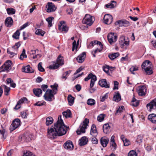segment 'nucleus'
<instances>
[{"mask_svg": "<svg viewBox=\"0 0 156 156\" xmlns=\"http://www.w3.org/2000/svg\"><path fill=\"white\" fill-rule=\"evenodd\" d=\"M102 49L101 48V49H99L98 48H97L94 51H92V55H93L94 57H95L96 56L95 55V54L97 53V52H100L102 50Z\"/></svg>", "mask_w": 156, "mask_h": 156, "instance_id": "54", "label": "nucleus"}, {"mask_svg": "<svg viewBox=\"0 0 156 156\" xmlns=\"http://www.w3.org/2000/svg\"><path fill=\"white\" fill-rule=\"evenodd\" d=\"M87 103L89 105L93 106L95 104L96 101L94 99L90 98L87 100Z\"/></svg>", "mask_w": 156, "mask_h": 156, "instance_id": "38", "label": "nucleus"}, {"mask_svg": "<svg viewBox=\"0 0 156 156\" xmlns=\"http://www.w3.org/2000/svg\"><path fill=\"white\" fill-rule=\"evenodd\" d=\"M74 98L71 95H69L68 97V100L69 105L70 106L72 105L74 102Z\"/></svg>", "mask_w": 156, "mask_h": 156, "instance_id": "34", "label": "nucleus"}, {"mask_svg": "<svg viewBox=\"0 0 156 156\" xmlns=\"http://www.w3.org/2000/svg\"><path fill=\"white\" fill-rule=\"evenodd\" d=\"M54 18L53 17L50 16L46 19V20L48 22V25L49 27L52 26V22Z\"/></svg>", "mask_w": 156, "mask_h": 156, "instance_id": "39", "label": "nucleus"}, {"mask_svg": "<svg viewBox=\"0 0 156 156\" xmlns=\"http://www.w3.org/2000/svg\"><path fill=\"white\" fill-rule=\"evenodd\" d=\"M104 116L105 115L104 114H100L97 117V120L100 122L102 121L104 119L105 117Z\"/></svg>", "mask_w": 156, "mask_h": 156, "instance_id": "47", "label": "nucleus"}, {"mask_svg": "<svg viewBox=\"0 0 156 156\" xmlns=\"http://www.w3.org/2000/svg\"><path fill=\"white\" fill-rule=\"evenodd\" d=\"M33 91L35 95L37 97H39L42 94V90L40 88L34 89Z\"/></svg>", "mask_w": 156, "mask_h": 156, "instance_id": "27", "label": "nucleus"}, {"mask_svg": "<svg viewBox=\"0 0 156 156\" xmlns=\"http://www.w3.org/2000/svg\"><path fill=\"white\" fill-rule=\"evenodd\" d=\"M146 91L147 88L145 86H142L138 87L137 92L139 96H145L146 94Z\"/></svg>", "mask_w": 156, "mask_h": 156, "instance_id": "13", "label": "nucleus"}, {"mask_svg": "<svg viewBox=\"0 0 156 156\" xmlns=\"http://www.w3.org/2000/svg\"><path fill=\"white\" fill-rule=\"evenodd\" d=\"M12 66V63L11 61L8 60L6 61L3 65L0 67V73L6 71L8 72L10 70Z\"/></svg>", "mask_w": 156, "mask_h": 156, "instance_id": "5", "label": "nucleus"}, {"mask_svg": "<svg viewBox=\"0 0 156 156\" xmlns=\"http://www.w3.org/2000/svg\"><path fill=\"white\" fill-rule=\"evenodd\" d=\"M124 108L123 106H122L119 108L117 110L116 113H118V112L121 113L122 112V110Z\"/></svg>", "mask_w": 156, "mask_h": 156, "instance_id": "63", "label": "nucleus"}, {"mask_svg": "<svg viewBox=\"0 0 156 156\" xmlns=\"http://www.w3.org/2000/svg\"><path fill=\"white\" fill-rule=\"evenodd\" d=\"M142 68L144 69L147 74L150 75L153 73L151 63L150 61L146 60L144 62L142 65Z\"/></svg>", "mask_w": 156, "mask_h": 156, "instance_id": "3", "label": "nucleus"}, {"mask_svg": "<svg viewBox=\"0 0 156 156\" xmlns=\"http://www.w3.org/2000/svg\"><path fill=\"white\" fill-rule=\"evenodd\" d=\"M27 99L26 98H23L19 100L18 101V104L19 103H20L21 104L22 103H25L27 102Z\"/></svg>", "mask_w": 156, "mask_h": 156, "instance_id": "55", "label": "nucleus"}, {"mask_svg": "<svg viewBox=\"0 0 156 156\" xmlns=\"http://www.w3.org/2000/svg\"><path fill=\"white\" fill-rule=\"evenodd\" d=\"M7 53L8 54H10V57H12L14 55H16L17 54L16 53L13 52H11L9 51L8 49L7 50Z\"/></svg>", "mask_w": 156, "mask_h": 156, "instance_id": "62", "label": "nucleus"}, {"mask_svg": "<svg viewBox=\"0 0 156 156\" xmlns=\"http://www.w3.org/2000/svg\"><path fill=\"white\" fill-rule=\"evenodd\" d=\"M46 124L48 126L52 124L53 122V118L51 117H48L46 118Z\"/></svg>", "mask_w": 156, "mask_h": 156, "instance_id": "31", "label": "nucleus"}, {"mask_svg": "<svg viewBox=\"0 0 156 156\" xmlns=\"http://www.w3.org/2000/svg\"><path fill=\"white\" fill-rule=\"evenodd\" d=\"M109 141V139L107 138L102 137L100 139V143L102 146L104 147L107 146Z\"/></svg>", "mask_w": 156, "mask_h": 156, "instance_id": "24", "label": "nucleus"}, {"mask_svg": "<svg viewBox=\"0 0 156 156\" xmlns=\"http://www.w3.org/2000/svg\"><path fill=\"white\" fill-rule=\"evenodd\" d=\"M22 71L23 72L29 73L34 72V70L29 65H27L26 66L23 67Z\"/></svg>", "mask_w": 156, "mask_h": 156, "instance_id": "22", "label": "nucleus"}, {"mask_svg": "<svg viewBox=\"0 0 156 156\" xmlns=\"http://www.w3.org/2000/svg\"><path fill=\"white\" fill-rule=\"evenodd\" d=\"M90 44H91L92 46H93L95 44L99 45L101 48L102 49L103 48V45L101 42L98 41H91Z\"/></svg>", "mask_w": 156, "mask_h": 156, "instance_id": "37", "label": "nucleus"}, {"mask_svg": "<svg viewBox=\"0 0 156 156\" xmlns=\"http://www.w3.org/2000/svg\"><path fill=\"white\" fill-rule=\"evenodd\" d=\"M47 11L48 12H54L56 9V7L54 4L52 2H49L46 6Z\"/></svg>", "mask_w": 156, "mask_h": 156, "instance_id": "14", "label": "nucleus"}, {"mask_svg": "<svg viewBox=\"0 0 156 156\" xmlns=\"http://www.w3.org/2000/svg\"><path fill=\"white\" fill-rule=\"evenodd\" d=\"M53 93L52 91L51 90L48 89L44 96V99L46 101H52L55 99Z\"/></svg>", "mask_w": 156, "mask_h": 156, "instance_id": "7", "label": "nucleus"}, {"mask_svg": "<svg viewBox=\"0 0 156 156\" xmlns=\"http://www.w3.org/2000/svg\"><path fill=\"white\" fill-rule=\"evenodd\" d=\"M27 114L26 112L23 111L21 112V116L24 119H25L27 118Z\"/></svg>", "mask_w": 156, "mask_h": 156, "instance_id": "59", "label": "nucleus"}, {"mask_svg": "<svg viewBox=\"0 0 156 156\" xmlns=\"http://www.w3.org/2000/svg\"><path fill=\"white\" fill-rule=\"evenodd\" d=\"M119 85V83L116 81H114V87L113 88V90H118V86Z\"/></svg>", "mask_w": 156, "mask_h": 156, "instance_id": "57", "label": "nucleus"}, {"mask_svg": "<svg viewBox=\"0 0 156 156\" xmlns=\"http://www.w3.org/2000/svg\"><path fill=\"white\" fill-rule=\"evenodd\" d=\"M1 87H4V93L5 94L6 96H8L9 94V92L10 88L9 87H7L5 85H2L1 86Z\"/></svg>", "mask_w": 156, "mask_h": 156, "instance_id": "32", "label": "nucleus"}, {"mask_svg": "<svg viewBox=\"0 0 156 156\" xmlns=\"http://www.w3.org/2000/svg\"><path fill=\"white\" fill-rule=\"evenodd\" d=\"M13 21L12 18L9 17L5 20V24L6 26L8 27H10L12 24Z\"/></svg>", "mask_w": 156, "mask_h": 156, "instance_id": "25", "label": "nucleus"}, {"mask_svg": "<svg viewBox=\"0 0 156 156\" xmlns=\"http://www.w3.org/2000/svg\"><path fill=\"white\" fill-rule=\"evenodd\" d=\"M42 63L39 62L38 65L37 67L38 69L40 71L43 72L45 71V70L42 67Z\"/></svg>", "mask_w": 156, "mask_h": 156, "instance_id": "46", "label": "nucleus"}, {"mask_svg": "<svg viewBox=\"0 0 156 156\" xmlns=\"http://www.w3.org/2000/svg\"><path fill=\"white\" fill-rule=\"evenodd\" d=\"M75 48L76 49L77 48V46H76V42L75 40L73 41V47H72V51H73L75 50Z\"/></svg>", "mask_w": 156, "mask_h": 156, "instance_id": "61", "label": "nucleus"}, {"mask_svg": "<svg viewBox=\"0 0 156 156\" xmlns=\"http://www.w3.org/2000/svg\"><path fill=\"white\" fill-rule=\"evenodd\" d=\"M98 134V133L96 129V126L93 124L92 125L90 129V135L91 136L90 139L93 144H97L98 143V140L96 137Z\"/></svg>", "mask_w": 156, "mask_h": 156, "instance_id": "2", "label": "nucleus"}, {"mask_svg": "<svg viewBox=\"0 0 156 156\" xmlns=\"http://www.w3.org/2000/svg\"><path fill=\"white\" fill-rule=\"evenodd\" d=\"M110 144L112 146V149L113 150H115L116 148V144L115 143H110Z\"/></svg>", "mask_w": 156, "mask_h": 156, "instance_id": "58", "label": "nucleus"}, {"mask_svg": "<svg viewBox=\"0 0 156 156\" xmlns=\"http://www.w3.org/2000/svg\"><path fill=\"white\" fill-rule=\"evenodd\" d=\"M83 24H87L89 26H91L93 23L92 17L89 14H86L82 21Z\"/></svg>", "mask_w": 156, "mask_h": 156, "instance_id": "9", "label": "nucleus"}, {"mask_svg": "<svg viewBox=\"0 0 156 156\" xmlns=\"http://www.w3.org/2000/svg\"><path fill=\"white\" fill-rule=\"evenodd\" d=\"M64 148L69 150H72L73 148V145L72 142L70 140L67 141L64 144Z\"/></svg>", "mask_w": 156, "mask_h": 156, "instance_id": "18", "label": "nucleus"}, {"mask_svg": "<svg viewBox=\"0 0 156 156\" xmlns=\"http://www.w3.org/2000/svg\"><path fill=\"white\" fill-rule=\"evenodd\" d=\"M99 84L102 87H104L106 88L110 87L109 83H108L107 81L105 79H102L98 82Z\"/></svg>", "mask_w": 156, "mask_h": 156, "instance_id": "17", "label": "nucleus"}, {"mask_svg": "<svg viewBox=\"0 0 156 156\" xmlns=\"http://www.w3.org/2000/svg\"><path fill=\"white\" fill-rule=\"evenodd\" d=\"M29 25V23L28 22H27L21 26L20 27V30H22L27 27Z\"/></svg>", "mask_w": 156, "mask_h": 156, "instance_id": "64", "label": "nucleus"}, {"mask_svg": "<svg viewBox=\"0 0 156 156\" xmlns=\"http://www.w3.org/2000/svg\"><path fill=\"white\" fill-rule=\"evenodd\" d=\"M57 87L58 85L55 84L51 86V88L52 89L53 93L54 94H55L56 93V91L57 90Z\"/></svg>", "mask_w": 156, "mask_h": 156, "instance_id": "45", "label": "nucleus"}, {"mask_svg": "<svg viewBox=\"0 0 156 156\" xmlns=\"http://www.w3.org/2000/svg\"><path fill=\"white\" fill-rule=\"evenodd\" d=\"M62 114L63 116L65 117L66 118L72 117L71 112L70 110L69 109L63 112Z\"/></svg>", "mask_w": 156, "mask_h": 156, "instance_id": "28", "label": "nucleus"}, {"mask_svg": "<svg viewBox=\"0 0 156 156\" xmlns=\"http://www.w3.org/2000/svg\"><path fill=\"white\" fill-rule=\"evenodd\" d=\"M111 123H107L103 125V131L104 132L106 133H109L110 131L111 126Z\"/></svg>", "mask_w": 156, "mask_h": 156, "instance_id": "21", "label": "nucleus"}, {"mask_svg": "<svg viewBox=\"0 0 156 156\" xmlns=\"http://www.w3.org/2000/svg\"><path fill=\"white\" fill-rule=\"evenodd\" d=\"M88 141V139L86 136H83L79 140V144L80 146H83L86 144Z\"/></svg>", "mask_w": 156, "mask_h": 156, "instance_id": "26", "label": "nucleus"}, {"mask_svg": "<svg viewBox=\"0 0 156 156\" xmlns=\"http://www.w3.org/2000/svg\"><path fill=\"white\" fill-rule=\"evenodd\" d=\"M119 55V52H116L109 55L108 57L111 60H113Z\"/></svg>", "mask_w": 156, "mask_h": 156, "instance_id": "35", "label": "nucleus"}, {"mask_svg": "<svg viewBox=\"0 0 156 156\" xmlns=\"http://www.w3.org/2000/svg\"><path fill=\"white\" fill-rule=\"evenodd\" d=\"M64 23L65 22L64 21L60 22V25L58 26V29L61 31H65L66 32L68 30V28L64 25Z\"/></svg>", "mask_w": 156, "mask_h": 156, "instance_id": "20", "label": "nucleus"}, {"mask_svg": "<svg viewBox=\"0 0 156 156\" xmlns=\"http://www.w3.org/2000/svg\"><path fill=\"white\" fill-rule=\"evenodd\" d=\"M148 119L152 123H156V114L153 113L149 115Z\"/></svg>", "mask_w": 156, "mask_h": 156, "instance_id": "23", "label": "nucleus"}, {"mask_svg": "<svg viewBox=\"0 0 156 156\" xmlns=\"http://www.w3.org/2000/svg\"><path fill=\"white\" fill-rule=\"evenodd\" d=\"M112 16L109 14H107L105 15L104 17V23L107 24H109L112 21Z\"/></svg>", "mask_w": 156, "mask_h": 156, "instance_id": "15", "label": "nucleus"}, {"mask_svg": "<svg viewBox=\"0 0 156 156\" xmlns=\"http://www.w3.org/2000/svg\"><path fill=\"white\" fill-rule=\"evenodd\" d=\"M26 51L25 49H23L22 52L20 55V59L21 60H23L24 58H27V55L25 54Z\"/></svg>", "mask_w": 156, "mask_h": 156, "instance_id": "42", "label": "nucleus"}, {"mask_svg": "<svg viewBox=\"0 0 156 156\" xmlns=\"http://www.w3.org/2000/svg\"><path fill=\"white\" fill-rule=\"evenodd\" d=\"M89 123V119L86 118L83 121V123L80 124L79 128L76 131V133L78 135H80L82 133L85 132V129L87 128V126Z\"/></svg>", "mask_w": 156, "mask_h": 156, "instance_id": "4", "label": "nucleus"}, {"mask_svg": "<svg viewBox=\"0 0 156 156\" xmlns=\"http://www.w3.org/2000/svg\"><path fill=\"white\" fill-rule=\"evenodd\" d=\"M20 33L19 31L18 30L13 34L12 35V37L16 39H19Z\"/></svg>", "mask_w": 156, "mask_h": 156, "instance_id": "43", "label": "nucleus"}, {"mask_svg": "<svg viewBox=\"0 0 156 156\" xmlns=\"http://www.w3.org/2000/svg\"><path fill=\"white\" fill-rule=\"evenodd\" d=\"M147 107L148 108L149 107V111H151L152 109H156V98L154 99L149 103L147 105Z\"/></svg>", "mask_w": 156, "mask_h": 156, "instance_id": "16", "label": "nucleus"}, {"mask_svg": "<svg viewBox=\"0 0 156 156\" xmlns=\"http://www.w3.org/2000/svg\"><path fill=\"white\" fill-rule=\"evenodd\" d=\"M137 155L136 152L134 150L130 151L128 153V156H137Z\"/></svg>", "mask_w": 156, "mask_h": 156, "instance_id": "50", "label": "nucleus"}, {"mask_svg": "<svg viewBox=\"0 0 156 156\" xmlns=\"http://www.w3.org/2000/svg\"><path fill=\"white\" fill-rule=\"evenodd\" d=\"M108 94L106 93L104 96H102V98H101L100 101L101 102L104 101L108 98Z\"/></svg>", "mask_w": 156, "mask_h": 156, "instance_id": "56", "label": "nucleus"}, {"mask_svg": "<svg viewBox=\"0 0 156 156\" xmlns=\"http://www.w3.org/2000/svg\"><path fill=\"white\" fill-rule=\"evenodd\" d=\"M115 25L119 24L120 27H127L130 25V23L125 19L118 20L115 23Z\"/></svg>", "mask_w": 156, "mask_h": 156, "instance_id": "12", "label": "nucleus"}, {"mask_svg": "<svg viewBox=\"0 0 156 156\" xmlns=\"http://www.w3.org/2000/svg\"><path fill=\"white\" fill-rule=\"evenodd\" d=\"M69 127L66 126L63 120L61 119V115H59L58 120L54 126L48 129L47 136L51 139H54L57 136H60L65 134Z\"/></svg>", "mask_w": 156, "mask_h": 156, "instance_id": "1", "label": "nucleus"}, {"mask_svg": "<svg viewBox=\"0 0 156 156\" xmlns=\"http://www.w3.org/2000/svg\"><path fill=\"white\" fill-rule=\"evenodd\" d=\"M119 43L121 48H126L127 46L129 44V41L125 40V37L123 36H121L119 39Z\"/></svg>", "mask_w": 156, "mask_h": 156, "instance_id": "11", "label": "nucleus"}, {"mask_svg": "<svg viewBox=\"0 0 156 156\" xmlns=\"http://www.w3.org/2000/svg\"><path fill=\"white\" fill-rule=\"evenodd\" d=\"M133 97L132 98L131 101L132 103V105L134 107L137 106L139 104V101L136 100V99L134 98V95H133Z\"/></svg>", "mask_w": 156, "mask_h": 156, "instance_id": "36", "label": "nucleus"}, {"mask_svg": "<svg viewBox=\"0 0 156 156\" xmlns=\"http://www.w3.org/2000/svg\"><path fill=\"white\" fill-rule=\"evenodd\" d=\"M103 70L106 73L108 74L109 73V66L106 65L103 67Z\"/></svg>", "mask_w": 156, "mask_h": 156, "instance_id": "52", "label": "nucleus"}, {"mask_svg": "<svg viewBox=\"0 0 156 156\" xmlns=\"http://www.w3.org/2000/svg\"><path fill=\"white\" fill-rule=\"evenodd\" d=\"M24 140L26 142L30 141L31 140L32 135L26 133L24 135Z\"/></svg>", "mask_w": 156, "mask_h": 156, "instance_id": "33", "label": "nucleus"}, {"mask_svg": "<svg viewBox=\"0 0 156 156\" xmlns=\"http://www.w3.org/2000/svg\"><path fill=\"white\" fill-rule=\"evenodd\" d=\"M45 33V32L43 31L41 29H38L35 32V34H36L38 35H41V36H43Z\"/></svg>", "mask_w": 156, "mask_h": 156, "instance_id": "41", "label": "nucleus"}, {"mask_svg": "<svg viewBox=\"0 0 156 156\" xmlns=\"http://www.w3.org/2000/svg\"><path fill=\"white\" fill-rule=\"evenodd\" d=\"M116 2L114 1H112L111 3L105 5V6L107 8H113L116 6Z\"/></svg>", "mask_w": 156, "mask_h": 156, "instance_id": "29", "label": "nucleus"}, {"mask_svg": "<svg viewBox=\"0 0 156 156\" xmlns=\"http://www.w3.org/2000/svg\"><path fill=\"white\" fill-rule=\"evenodd\" d=\"M71 73L70 71H67L64 73L62 77V78L65 79L66 80L67 78V77L66 76L69 75Z\"/></svg>", "mask_w": 156, "mask_h": 156, "instance_id": "51", "label": "nucleus"}, {"mask_svg": "<svg viewBox=\"0 0 156 156\" xmlns=\"http://www.w3.org/2000/svg\"><path fill=\"white\" fill-rule=\"evenodd\" d=\"M23 156H35L30 151L24 152Z\"/></svg>", "mask_w": 156, "mask_h": 156, "instance_id": "53", "label": "nucleus"}, {"mask_svg": "<svg viewBox=\"0 0 156 156\" xmlns=\"http://www.w3.org/2000/svg\"><path fill=\"white\" fill-rule=\"evenodd\" d=\"M6 10L8 14H14L16 12L15 9L12 8H7Z\"/></svg>", "mask_w": 156, "mask_h": 156, "instance_id": "40", "label": "nucleus"}, {"mask_svg": "<svg viewBox=\"0 0 156 156\" xmlns=\"http://www.w3.org/2000/svg\"><path fill=\"white\" fill-rule=\"evenodd\" d=\"M121 100V96L120 94L118 92H117L114 95L113 98V100L116 102H118L120 101Z\"/></svg>", "mask_w": 156, "mask_h": 156, "instance_id": "30", "label": "nucleus"}, {"mask_svg": "<svg viewBox=\"0 0 156 156\" xmlns=\"http://www.w3.org/2000/svg\"><path fill=\"white\" fill-rule=\"evenodd\" d=\"M94 78H93V79H91L90 81V88H91L94 86L95 82L97 80V78H95V77H94Z\"/></svg>", "mask_w": 156, "mask_h": 156, "instance_id": "49", "label": "nucleus"}, {"mask_svg": "<svg viewBox=\"0 0 156 156\" xmlns=\"http://www.w3.org/2000/svg\"><path fill=\"white\" fill-rule=\"evenodd\" d=\"M129 70L133 74H135V73L134 72V71L138 70V67L133 66L130 68Z\"/></svg>", "mask_w": 156, "mask_h": 156, "instance_id": "48", "label": "nucleus"}, {"mask_svg": "<svg viewBox=\"0 0 156 156\" xmlns=\"http://www.w3.org/2000/svg\"><path fill=\"white\" fill-rule=\"evenodd\" d=\"M86 53L83 52L76 58V59L78 62L82 63L84 61Z\"/></svg>", "mask_w": 156, "mask_h": 156, "instance_id": "19", "label": "nucleus"}, {"mask_svg": "<svg viewBox=\"0 0 156 156\" xmlns=\"http://www.w3.org/2000/svg\"><path fill=\"white\" fill-rule=\"evenodd\" d=\"M56 63L53 65H50L49 68L50 69H56L58 68L59 65H62L64 64V60L63 57L60 55L57 58Z\"/></svg>", "mask_w": 156, "mask_h": 156, "instance_id": "6", "label": "nucleus"}, {"mask_svg": "<svg viewBox=\"0 0 156 156\" xmlns=\"http://www.w3.org/2000/svg\"><path fill=\"white\" fill-rule=\"evenodd\" d=\"M108 39L109 42L111 44L115 42L117 40V36L114 33H111L108 35Z\"/></svg>", "mask_w": 156, "mask_h": 156, "instance_id": "10", "label": "nucleus"}, {"mask_svg": "<svg viewBox=\"0 0 156 156\" xmlns=\"http://www.w3.org/2000/svg\"><path fill=\"white\" fill-rule=\"evenodd\" d=\"M20 44L19 42H18L15 43L14 45L13 46L12 48L14 51H17L18 48L20 46Z\"/></svg>", "mask_w": 156, "mask_h": 156, "instance_id": "44", "label": "nucleus"}, {"mask_svg": "<svg viewBox=\"0 0 156 156\" xmlns=\"http://www.w3.org/2000/svg\"><path fill=\"white\" fill-rule=\"evenodd\" d=\"M20 122L18 119L14 120L9 127L10 132H12L17 128L20 125Z\"/></svg>", "mask_w": 156, "mask_h": 156, "instance_id": "8", "label": "nucleus"}, {"mask_svg": "<svg viewBox=\"0 0 156 156\" xmlns=\"http://www.w3.org/2000/svg\"><path fill=\"white\" fill-rule=\"evenodd\" d=\"M123 141L124 143V146H127L129 145L130 142L129 141L127 140V139L126 140H124Z\"/></svg>", "mask_w": 156, "mask_h": 156, "instance_id": "60", "label": "nucleus"}]
</instances>
